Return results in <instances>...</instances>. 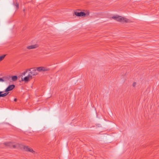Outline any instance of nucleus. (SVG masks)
Returning a JSON list of instances; mask_svg holds the SVG:
<instances>
[{"label": "nucleus", "mask_w": 159, "mask_h": 159, "mask_svg": "<svg viewBox=\"0 0 159 159\" xmlns=\"http://www.w3.org/2000/svg\"><path fill=\"white\" fill-rule=\"evenodd\" d=\"M112 18L115 20L120 22H129V20L127 19L117 15L113 16Z\"/></svg>", "instance_id": "nucleus-1"}, {"label": "nucleus", "mask_w": 159, "mask_h": 159, "mask_svg": "<svg viewBox=\"0 0 159 159\" xmlns=\"http://www.w3.org/2000/svg\"><path fill=\"white\" fill-rule=\"evenodd\" d=\"M4 144L6 146L10 148H16L19 146L18 144L13 143L11 142L5 143Z\"/></svg>", "instance_id": "nucleus-2"}, {"label": "nucleus", "mask_w": 159, "mask_h": 159, "mask_svg": "<svg viewBox=\"0 0 159 159\" xmlns=\"http://www.w3.org/2000/svg\"><path fill=\"white\" fill-rule=\"evenodd\" d=\"M30 72L29 75L31 76L32 77V76H35L38 74V72L37 71L36 68H31L29 69Z\"/></svg>", "instance_id": "nucleus-3"}, {"label": "nucleus", "mask_w": 159, "mask_h": 159, "mask_svg": "<svg viewBox=\"0 0 159 159\" xmlns=\"http://www.w3.org/2000/svg\"><path fill=\"white\" fill-rule=\"evenodd\" d=\"M36 69L37 72L46 71L49 70V68L43 66L38 67Z\"/></svg>", "instance_id": "nucleus-4"}, {"label": "nucleus", "mask_w": 159, "mask_h": 159, "mask_svg": "<svg viewBox=\"0 0 159 159\" xmlns=\"http://www.w3.org/2000/svg\"><path fill=\"white\" fill-rule=\"evenodd\" d=\"M74 14L77 16H84L86 15V14L84 12H79L78 11H75Z\"/></svg>", "instance_id": "nucleus-5"}, {"label": "nucleus", "mask_w": 159, "mask_h": 159, "mask_svg": "<svg viewBox=\"0 0 159 159\" xmlns=\"http://www.w3.org/2000/svg\"><path fill=\"white\" fill-rule=\"evenodd\" d=\"M23 148L26 151L31 152L33 153H35V152L33 150V149L32 148H29L28 146H24Z\"/></svg>", "instance_id": "nucleus-6"}, {"label": "nucleus", "mask_w": 159, "mask_h": 159, "mask_svg": "<svg viewBox=\"0 0 159 159\" xmlns=\"http://www.w3.org/2000/svg\"><path fill=\"white\" fill-rule=\"evenodd\" d=\"M15 86L14 84H12L9 85L8 87L6 89L5 92H7L12 90L15 87Z\"/></svg>", "instance_id": "nucleus-7"}, {"label": "nucleus", "mask_w": 159, "mask_h": 159, "mask_svg": "<svg viewBox=\"0 0 159 159\" xmlns=\"http://www.w3.org/2000/svg\"><path fill=\"white\" fill-rule=\"evenodd\" d=\"M39 47V45L38 44H35L32 45L27 47V48L28 49L36 48Z\"/></svg>", "instance_id": "nucleus-8"}, {"label": "nucleus", "mask_w": 159, "mask_h": 159, "mask_svg": "<svg viewBox=\"0 0 159 159\" xmlns=\"http://www.w3.org/2000/svg\"><path fill=\"white\" fill-rule=\"evenodd\" d=\"M32 79V77H31V76L30 75L28 74L27 76L25 77L24 79H22V81H24L25 82H28L30 80V79Z\"/></svg>", "instance_id": "nucleus-9"}, {"label": "nucleus", "mask_w": 159, "mask_h": 159, "mask_svg": "<svg viewBox=\"0 0 159 159\" xmlns=\"http://www.w3.org/2000/svg\"><path fill=\"white\" fill-rule=\"evenodd\" d=\"M9 79L8 77L4 76L2 78H0V82H4L7 81Z\"/></svg>", "instance_id": "nucleus-10"}, {"label": "nucleus", "mask_w": 159, "mask_h": 159, "mask_svg": "<svg viewBox=\"0 0 159 159\" xmlns=\"http://www.w3.org/2000/svg\"><path fill=\"white\" fill-rule=\"evenodd\" d=\"M3 93V91H0V98L1 97H4L7 96L8 94V93Z\"/></svg>", "instance_id": "nucleus-11"}, {"label": "nucleus", "mask_w": 159, "mask_h": 159, "mask_svg": "<svg viewBox=\"0 0 159 159\" xmlns=\"http://www.w3.org/2000/svg\"><path fill=\"white\" fill-rule=\"evenodd\" d=\"M14 5L15 6L16 9H18L19 8V4L18 2H14L13 3Z\"/></svg>", "instance_id": "nucleus-12"}, {"label": "nucleus", "mask_w": 159, "mask_h": 159, "mask_svg": "<svg viewBox=\"0 0 159 159\" xmlns=\"http://www.w3.org/2000/svg\"><path fill=\"white\" fill-rule=\"evenodd\" d=\"M11 79L13 81H16L17 79V77L16 76H11Z\"/></svg>", "instance_id": "nucleus-13"}, {"label": "nucleus", "mask_w": 159, "mask_h": 159, "mask_svg": "<svg viewBox=\"0 0 159 159\" xmlns=\"http://www.w3.org/2000/svg\"><path fill=\"white\" fill-rule=\"evenodd\" d=\"M6 56V55L5 54L3 55L0 56V62L4 59Z\"/></svg>", "instance_id": "nucleus-14"}, {"label": "nucleus", "mask_w": 159, "mask_h": 159, "mask_svg": "<svg viewBox=\"0 0 159 159\" xmlns=\"http://www.w3.org/2000/svg\"><path fill=\"white\" fill-rule=\"evenodd\" d=\"M136 83L134 82L133 84V86L134 87L136 85Z\"/></svg>", "instance_id": "nucleus-15"}, {"label": "nucleus", "mask_w": 159, "mask_h": 159, "mask_svg": "<svg viewBox=\"0 0 159 159\" xmlns=\"http://www.w3.org/2000/svg\"><path fill=\"white\" fill-rule=\"evenodd\" d=\"M17 99L16 98H15L14 99V101L15 102H16L17 101Z\"/></svg>", "instance_id": "nucleus-16"}, {"label": "nucleus", "mask_w": 159, "mask_h": 159, "mask_svg": "<svg viewBox=\"0 0 159 159\" xmlns=\"http://www.w3.org/2000/svg\"><path fill=\"white\" fill-rule=\"evenodd\" d=\"M26 72H24L23 73V74L24 75H25V74Z\"/></svg>", "instance_id": "nucleus-17"}, {"label": "nucleus", "mask_w": 159, "mask_h": 159, "mask_svg": "<svg viewBox=\"0 0 159 159\" xmlns=\"http://www.w3.org/2000/svg\"><path fill=\"white\" fill-rule=\"evenodd\" d=\"M25 9H24V10H23L24 11H25Z\"/></svg>", "instance_id": "nucleus-18"}]
</instances>
